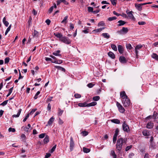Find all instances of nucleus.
Masks as SVG:
<instances>
[{
	"label": "nucleus",
	"mask_w": 158,
	"mask_h": 158,
	"mask_svg": "<svg viewBox=\"0 0 158 158\" xmlns=\"http://www.w3.org/2000/svg\"><path fill=\"white\" fill-rule=\"evenodd\" d=\"M126 140L122 138H119L117 140L116 144V148L119 152L121 151L124 143L126 144Z\"/></svg>",
	"instance_id": "1"
},
{
	"label": "nucleus",
	"mask_w": 158,
	"mask_h": 158,
	"mask_svg": "<svg viewBox=\"0 0 158 158\" xmlns=\"http://www.w3.org/2000/svg\"><path fill=\"white\" fill-rule=\"evenodd\" d=\"M122 127L123 130L127 132H129L130 130L128 125L126 123V121H124L122 125Z\"/></svg>",
	"instance_id": "2"
},
{
	"label": "nucleus",
	"mask_w": 158,
	"mask_h": 158,
	"mask_svg": "<svg viewBox=\"0 0 158 158\" xmlns=\"http://www.w3.org/2000/svg\"><path fill=\"white\" fill-rule=\"evenodd\" d=\"M122 102L125 107H127L130 106V100L128 98H127V99L122 100Z\"/></svg>",
	"instance_id": "3"
},
{
	"label": "nucleus",
	"mask_w": 158,
	"mask_h": 158,
	"mask_svg": "<svg viewBox=\"0 0 158 158\" xmlns=\"http://www.w3.org/2000/svg\"><path fill=\"white\" fill-rule=\"evenodd\" d=\"M60 41L68 44H69L71 42V40L65 36L61 38Z\"/></svg>",
	"instance_id": "4"
},
{
	"label": "nucleus",
	"mask_w": 158,
	"mask_h": 158,
	"mask_svg": "<svg viewBox=\"0 0 158 158\" xmlns=\"http://www.w3.org/2000/svg\"><path fill=\"white\" fill-rule=\"evenodd\" d=\"M116 105L119 111L121 113H123L125 111V110L122 105L118 102H117L116 103Z\"/></svg>",
	"instance_id": "5"
},
{
	"label": "nucleus",
	"mask_w": 158,
	"mask_h": 158,
	"mask_svg": "<svg viewBox=\"0 0 158 158\" xmlns=\"http://www.w3.org/2000/svg\"><path fill=\"white\" fill-rule=\"evenodd\" d=\"M74 146V142L73 141V138L71 137L70 138V144H69V148L70 151H72L73 150V148Z\"/></svg>",
	"instance_id": "6"
},
{
	"label": "nucleus",
	"mask_w": 158,
	"mask_h": 158,
	"mask_svg": "<svg viewBox=\"0 0 158 158\" xmlns=\"http://www.w3.org/2000/svg\"><path fill=\"white\" fill-rule=\"evenodd\" d=\"M143 47V45L139 44L136 46L135 48V52L137 56H138V50H140Z\"/></svg>",
	"instance_id": "7"
},
{
	"label": "nucleus",
	"mask_w": 158,
	"mask_h": 158,
	"mask_svg": "<svg viewBox=\"0 0 158 158\" xmlns=\"http://www.w3.org/2000/svg\"><path fill=\"white\" fill-rule=\"evenodd\" d=\"M128 31V30L127 28L123 27L122 30L118 31V32L119 34L122 35L126 34L127 32Z\"/></svg>",
	"instance_id": "8"
},
{
	"label": "nucleus",
	"mask_w": 158,
	"mask_h": 158,
	"mask_svg": "<svg viewBox=\"0 0 158 158\" xmlns=\"http://www.w3.org/2000/svg\"><path fill=\"white\" fill-rule=\"evenodd\" d=\"M120 97L123 100L127 99V98H128L124 91H122L120 92Z\"/></svg>",
	"instance_id": "9"
},
{
	"label": "nucleus",
	"mask_w": 158,
	"mask_h": 158,
	"mask_svg": "<svg viewBox=\"0 0 158 158\" xmlns=\"http://www.w3.org/2000/svg\"><path fill=\"white\" fill-rule=\"evenodd\" d=\"M132 13H133V12L132 11H130L128 12H127V13L130 18L131 19L134 20L135 18L132 14Z\"/></svg>",
	"instance_id": "10"
},
{
	"label": "nucleus",
	"mask_w": 158,
	"mask_h": 158,
	"mask_svg": "<svg viewBox=\"0 0 158 158\" xmlns=\"http://www.w3.org/2000/svg\"><path fill=\"white\" fill-rule=\"evenodd\" d=\"M154 126V124L151 122L148 123L146 125V128L148 129L152 128Z\"/></svg>",
	"instance_id": "11"
},
{
	"label": "nucleus",
	"mask_w": 158,
	"mask_h": 158,
	"mask_svg": "<svg viewBox=\"0 0 158 158\" xmlns=\"http://www.w3.org/2000/svg\"><path fill=\"white\" fill-rule=\"evenodd\" d=\"M135 6L136 8L139 11H141L142 10V7L140 4H135Z\"/></svg>",
	"instance_id": "12"
},
{
	"label": "nucleus",
	"mask_w": 158,
	"mask_h": 158,
	"mask_svg": "<svg viewBox=\"0 0 158 158\" xmlns=\"http://www.w3.org/2000/svg\"><path fill=\"white\" fill-rule=\"evenodd\" d=\"M119 60L122 63H126L127 61L125 57L123 56H121L120 57Z\"/></svg>",
	"instance_id": "13"
},
{
	"label": "nucleus",
	"mask_w": 158,
	"mask_h": 158,
	"mask_svg": "<svg viewBox=\"0 0 158 158\" xmlns=\"http://www.w3.org/2000/svg\"><path fill=\"white\" fill-rule=\"evenodd\" d=\"M55 118L53 116L51 117L48 122V124L49 125H51L54 121Z\"/></svg>",
	"instance_id": "14"
},
{
	"label": "nucleus",
	"mask_w": 158,
	"mask_h": 158,
	"mask_svg": "<svg viewBox=\"0 0 158 158\" xmlns=\"http://www.w3.org/2000/svg\"><path fill=\"white\" fill-rule=\"evenodd\" d=\"M118 51L120 54H122L123 52V47L120 45H118Z\"/></svg>",
	"instance_id": "15"
},
{
	"label": "nucleus",
	"mask_w": 158,
	"mask_h": 158,
	"mask_svg": "<svg viewBox=\"0 0 158 158\" xmlns=\"http://www.w3.org/2000/svg\"><path fill=\"white\" fill-rule=\"evenodd\" d=\"M54 35L56 37L59 38L60 40H61V38H62L63 37L62 35L59 33H54Z\"/></svg>",
	"instance_id": "16"
},
{
	"label": "nucleus",
	"mask_w": 158,
	"mask_h": 158,
	"mask_svg": "<svg viewBox=\"0 0 158 158\" xmlns=\"http://www.w3.org/2000/svg\"><path fill=\"white\" fill-rule=\"evenodd\" d=\"M102 35L104 38L108 39L110 38V35L107 33H103L102 34Z\"/></svg>",
	"instance_id": "17"
},
{
	"label": "nucleus",
	"mask_w": 158,
	"mask_h": 158,
	"mask_svg": "<svg viewBox=\"0 0 158 158\" xmlns=\"http://www.w3.org/2000/svg\"><path fill=\"white\" fill-rule=\"evenodd\" d=\"M6 19L5 17H4L2 20V22L3 23V24L5 25L7 27L8 26L9 23L7 21H6Z\"/></svg>",
	"instance_id": "18"
},
{
	"label": "nucleus",
	"mask_w": 158,
	"mask_h": 158,
	"mask_svg": "<svg viewBox=\"0 0 158 158\" xmlns=\"http://www.w3.org/2000/svg\"><path fill=\"white\" fill-rule=\"evenodd\" d=\"M49 141V137L47 135L46 136L44 139V144L47 143Z\"/></svg>",
	"instance_id": "19"
},
{
	"label": "nucleus",
	"mask_w": 158,
	"mask_h": 158,
	"mask_svg": "<svg viewBox=\"0 0 158 158\" xmlns=\"http://www.w3.org/2000/svg\"><path fill=\"white\" fill-rule=\"evenodd\" d=\"M111 121L115 123L119 124H120V121L119 120L117 119H114L111 120Z\"/></svg>",
	"instance_id": "20"
},
{
	"label": "nucleus",
	"mask_w": 158,
	"mask_h": 158,
	"mask_svg": "<svg viewBox=\"0 0 158 158\" xmlns=\"http://www.w3.org/2000/svg\"><path fill=\"white\" fill-rule=\"evenodd\" d=\"M21 111H22V109H19V110L17 114H14L13 115L12 117L13 118L18 117L19 116L21 113Z\"/></svg>",
	"instance_id": "21"
},
{
	"label": "nucleus",
	"mask_w": 158,
	"mask_h": 158,
	"mask_svg": "<svg viewBox=\"0 0 158 158\" xmlns=\"http://www.w3.org/2000/svg\"><path fill=\"white\" fill-rule=\"evenodd\" d=\"M108 56L112 59H114L115 57V56L114 53L112 52H110L108 53Z\"/></svg>",
	"instance_id": "22"
},
{
	"label": "nucleus",
	"mask_w": 158,
	"mask_h": 158,
	"mask_svg": "<svg viewBox=\"0 0 158 158\" xmlns=\"http://www.w3.org/2000/svg\"><path fill=\"white\" fill-rule=\"evenodd\" d=\"M60 51L59 50H57V51H56V52H53L52 54L54 55H55V56H61V55L60 54H59V53H60Z\"/></svg>",
	"instance_id": "23"
},
{
	"label": "nucleus",
	"mask_w": 158,
	"mask_h": 158,
	"mask_svg": "<svg viewBox=\"0 0 158 158\" xmlns=\"http://www.w3.org/2000/svg\"><path fill=\"white\" fill-rule=\"evenodd\" d=\"M39 35V32L37 31H36L34 30V32L33 33V37H38Z\"/></svg>",
	"instance_id": "24"
},
{
	"label": "nucleus",
	"mask_w": 158,
	"mask_h": 158,
	"mask_svg": "<svg viewBox=\"0 0 158 158\" xmlns=\"http://www.w3.org/2000/svg\"><path fill=\"white\" fill-rule=\"evenodd\" d=\"M87 104L86 102L79 103L78 104V106L80 107H85L87 106Z\"/></svg>",
	"instance_id": "25"
},
{
	"label": "nucleus",
	"mask_w": 158,
	"mask_h": 158,
	"mask_svg": "<svg viewBox=\"0 0 158 158\" xmlns=\"http://www.w3.org/2000/svg\"><path fill=\"white\" fill-rule=\"evenodd\" d=\"M151 57L153 59H155L156 60H158V55L156 54L153 53L151 55Z\"/></svg>",
	"instance_id": "26"
},
{
	"label": "nucleus",
	"mask_w": 158,
	"mask_h": 158,
	"mask_svg": "<svg viewBox=\"0 0 158 158\" xmlns=\"http://www.w3.org/2000/svg\"><path fill=\"white\" fill-rule=\"evenodd\" d=\"M119 132V129L118 128H117L115 131V133L114 134L113 138L117 139V137L118 135V133Z\"/></svg>",
	"instance_id": "27"
},
{
	"label": "nucleus",
	"mask_w": 158,
	"mask_h": 158,
	"mask_svg": "<svg viewBox=\"0 0 158 158\" xmlns=\"http://www.w3.org/2000/svg\"><path fill=\"white\" fill-rule=\"evenodd\" d=\"M142 133L143 135L145 136H148L149 135V132L147 130L143 131Z\"/></svg>",
	"instance_id": "28"
},
{
	"label": "nucleus",
	"mask_w": 158,
	"mask_h": 158,
	"mask_svg": "<svg viewBox=\"0 0 158 158\" xmlns=\"http://www.w3.org/2000/svg\"><path fill=\"white\" fill-rule=\"evenodd\" d=\"M97 104V102H92L87 104V107H89L95 106Z\"/></svg>",
	"instance_id": "29"
},
{
	"label": "nucleus",
	"mask_w": 158,
	"mask_h": 158,
	"mask_svg": "<svg viewBox=\"0 0 158 158\" xmlns=\"http://www.w3.org/2000/svg\"><path fill=\"white\" fill-rule=\"evenodd\" d=\"M118 23H119V24L118 25V26H123L126 23L125 22L121 20L119 21Z\"/></svg>",
	"instance_id": "30"
},
{
	"label": "nucleus",
	"mask_w": 158,
	"mask_h": 158,
	"mask_svg": "<svg viewBox=\"0 0 158 158\" xmlns=\"http://www.w3.org/2000/svg\"><path fill=\"white\" fill-rule=\"evenodd\" d=\"M110 155L113 157V158H116L117 157V155L115 154L114 150H111V151Z\"/></svg>",
	"instance_id": "31"
},
{
	"label": "nucleus",
	"mask_w": 158,
	"mask_h": 158,
	"mask_svg": "<svg viewBox=\"0 0 158 158\" xmlns=\"http://www.w3.org/2000/svg\"><path fill=\"white\" fill-rule=\"evenodd\" d=\"M68 16H65L63 20L62 21L61 23H64L65 24L67 22V19H68Z\"/></svg>",
	"instance_id": "32"
},
{
	"label": "nucleus",
	"mask_w": 158,
	"mask_h": 158,
	"mask_svg": "<svg viewBox=\"0 0 158 158\" xmlns=\"http://www.w3.org/2000/svg\"><path fill=\"white\" fill-rule=\"evenodd\" d=\"M52 62L56 64H60L62 62V60H55L54 61H52Z\"/></svg>",
	"instance_id": "33"
},
{
	"label": "nucleus",
	"mask_w": 158,
	"mask_h": 158,
	"mask_svg": "<svg viewBox=\"0 0 158 158\" xmlns=\"http://www.w3.org/2000/svg\"><path fill=\"white\" fill-rule=\"evenodd\" d=\"M83 150L84 152L86 153L89 152L90 151L89 149H88L85 147H83Z\"/></svg>",
	"instance_id": "34"
},
{
	"label": "nucleus",
	"mask_w": 158,
	"mask_h": 158,
	"mask_svg": "<svg viewBox=\"0 0 158 158\" xmlns=\"http://www.w3.org/2000/svg\"><path fill=\"white\" fill-rule=\"evenodd\" d=\"M101 29L100 28L95 29L93 31V32L94 33H96L98 32H100L101 31Z\"/></svg>",
	"instance_id": "35"
},
{
	"label": "nucleus",
	"mask_w": 158,
	"mask_h": 158,
	"mask_svg": "<svg viewBox=\"0 0 158 158\" xmlns=\"http://www.w3.org/2000/svg\"><path fill=\"white\" fill-rule=\"evenodd\" d=\"M111 48L114 51H116L117 50V48L115 44H111Z\"/></svg>",
	"instance_id": "36"
},
{
	"label": "nucleus",
	"mask_w": 158,
	"mask_h": 158,
	"mask_svg": "<svg viewBox=\"0 0 158 158\" xmlns=\"http://www.w3.org/2000/svg\"><path fill=\"white\" fill-rule=\"evenodd\" d=\"M126 47L127 49L130 50L132 48V46L130 44H126Z\"/></svg>",
	"instance_id": "37"
},
{
	"label": "nucleus",
	"mask_w": 158,
	"mask_h": 158,
	"mask_svg": "<svg viewBox=\"0 0 158 158\" xmlns=\"http://www.w3.org/2000/svg\"><path fill=\"white\" fill-rule=\"evenodd\" d=\"M13 87H12L10 88V89H9V93L8 94L6 95L7 97H8L12 93V90H13Z\"/></svg>",
	"instance_id": "38"
},
{
	"label": "nucleus",
	"mask_w": 158,
	"mask_h": 158,
	"mask_svg": "<svg viewBox=\"0 0 158 158\" xmlns=\"http://www.w3.org/2000/svg\"><path fill=\"white\" fill-rule=\"evenodd\" d=\"M100 99V97L99 96H96L93 97V99L94 101H97Z\"/></svg>",
	"instance_id": "39"
},
{
	"label": "nucleus",
	"mask_w": 158,
	"mask_h": 158,
	"mask_svg": "<svg viewBox=\"0 0 158 158\" xmlns=\"http://www.w3.org/2000/svg\"><path fill=\"white\" fill-rule=\"evenodd\" d=\"M74 97L76 98H81V96L80 94L77 93L74 94Z\"/></svg>",
	"instance_id": "40"
},
{
	"label": "nucleus",
	"mask_w": 158,
	"mask_h": 158,
	"mask_svg": "<svg viewBox=\"0 0 158 158\" xmlns=\"http://www.w3.org/2000/svg\"><path fill=\"white\" fill-rule=\"evenodd\" d=\"M117 19V17L115 16H113L112 17H110L108 18V20L109 21H111L113 20L116 19Z\"/></svg>",
	"instance_id": "41"
},
{
	"label": "nucleus",
	"mask_w": 158,
	"mask_h": 158,
	"mask_svg": "<svg viewBox=\"0 0 158 158\" xmlns=\"http://www.w3.org/2000/svg\"><path fill=\"white\" fill-rule=\"evenodd\" d=\"M81 133L82 134V135L85 136L87 135L88 134V132L85 131H82Z\"/></svg>",
	"instance_id": "42"
},
{
	"label": "nucleus",
	"mask_w": 158,
	"mask_h": 158,
	"mask_svg": "<svg viewBox=\"0 0 158 158\" xmlns=\"http://www.w3.org/2000/svg\"><path fill=\"white\" fill-rule=\"evenodd\" d=\"M105 25V23L103 21L100 22L98 24V26H103Z\"/></svg>",
	"instance_id": "43"
},
{
	"label": "nucleus",
	"mask_w": 158,
	"mask_h": 158,
	"mask_svg": "<svg viewBox=\"0 0 158 158\" xmlns=\"http://www.w3.org/2000/svg\"><path fill=\"white\" fill-rule=\"evenodd\" d=\"M56 145H54L52 148V149L50 151V152L51 153H52L53 152H54V151L55 150L56 148Z\"/></svg>",
	"instance_id": "44"
},
{
	"label": "nucleus",
	"mask_w": 158,
	"mask_h": 158,
	"mask_svg": "<svg viewBox=\"0 0 158 158\" xmlns=\"http://www.w3.org/2000/svg\"><path fill=\"white\" fill-rule=\"evenodd\" d=\"M63 112V110H61L60 109H59L58 114L59 115L61 116Z\"/></svg>",
	"instance_id": "45"
},
{
	"label": "nucleus",
	"mask_w": 158,
	"mask_h": 158,
	"mask_svg": "<svg viewBox=\"0 0 158 158\" xmlns=\"http://www.w3.org/2000/svg\"><path fill=\"white\" fill-rule=\"evenodd\" d=\"M112 4L114 6L116 4L117 0H110Z\"/></svg>",
	"instance_id": "46"
},
{
	"label": "nucleus",
	"mask_w": 158,
	"mask_h": 158,
	"mask_svg": "<svg viewBox=\"0 0 158 158\" xmlns=\"http://www.w3.org/2000/svg\"><path fill=\"white\" fill-rule=\"evenodd\" d=\"M8 102V100L5 101L4 102H3L1 103L0 104V105L2 106H5V105H6L7 104Z\"/></svg>",
	"instance_id": "47"
},
{
	"label": "nucleus",
	"mask_w": 158,
	"mask_h": 158,
	"mask_svg": "<svg viewBox=\"0 0 158 158\" xmlns=\"http://www.w3.org/2000/svg\"><path fill=\"white\" fill-rule=\"evenodd\" d=\"M8 131L9 132H15V130L14 128L10 127L8 129Z\"/></svg>",
	"instance_id": "48"
},
{
	"label": "nucleus",
	"mask_w": 158,
	"mask_h": 158,
	"mask_svg": "<svg viewBox=\"0 0 158 158\" xmlns=\"http://www.w3.org/2000/svg\"><path fill=\"white\" fill-rule=\"evenodd\" d=\"M56 68H57L59 70H60L62 71L65 72V69L61 67L60 66H57Z\"/></svg>",
	"instance_id": "49"
},
{
	"label": "nucleus",
	"mask_w": 158,
	"mask_h": 158,
	"mask_svg": "<svg viewBox=\"0 0 158 158\" xmlns=\"http://www.w3.org/2000/svg\"><path fill=\"white\" fill-rule=\"evenodd\" d=\"M45 135H46V134L45 133L41 134L39 135V137L40 138H41V139L45 137Z\"/></svg>",
	"instance_id": "50"
},
{
	"label": "nucleus",
	"mask_w": 158,
	"mask_h": 158,
	"mask_svg": "<svg viewBox=\"0 0 158 158\" xmlns=\"http://www.w3.org/2000/svg\"><path fill=\"white\" fill-rule=\"evenodd\" d=\"M158 114L156 113V112L155 111L154 113V114L152 116V117L154 118V119H156V117L158 116Z\"/></svg>",
	"instance_id": "51"
},
{
	"label": "nucleus",
	"mask_w": 158,
	"mask_h": 158,
	"mask_svg": "<svg viewBox=\"0 0 158 158\" xmlns=\"http://www.w3.org/2000/svg\"><path fill=\"white\" fill-rule=\"evenodd\" d=\"M40 92L39 91H38L35 94V96L34 97V99H35L37 98H38L37 96L40 94Z\"/></svg>",
	"instance_id": "52"
},
{
	"label": "nucleus",
	"mask_w": 158,
	"mask_h": 158,
	"mask_svg": "<svg viewBox=\"0 0 158 158\" xmlns=\"http://www.w3.org/2000/svg\"><path fill=\"white\" fill-rule=\"evenodd\" d=\"M10 60V58L8 57H6L5 59V64H7L8 63Z\"/></svg>",
	"instance_id": "53"
},
{
	"label": "nucleus",
	"mask_w": 158,
	"mask_h": 158,
	"mask_svg": "<svg viewBox=\"0 0 158 158\" xmlns=\"http://www.w3.org/2000/svg\"><path fill=\"white\" fill-rule=\"evenodd\" d=\"M94 85L93 84V83H89V84H88L87 85V86L89 88H91Z\"/></svg>",
	"instance_id": "54"
},
{
	"label": "nucleus",
	"mask_w": 158,
	"mask_h": 158,
	"mask_svg": "<svg viewBox=\"0 0 158 158\" xmlns=\"http://www.w3.org/2000/svg\"><path fill=\"white\" fill-rule=\"evenodd\" d=\"M37 110L36 109H32L31 110V112H30L29 114H33L36 110Z\"/></svg>",
	"instance_id": "55"
},
{
	"label": "nucleus",
	"mask_w": 158,
	"mask_h": 158,
	"mask_svg": "<svg viewBox=\"0 0 158 158\" xmlns=\"http://www.w3.org/2000/svg\"><path fill=\"white\" fill-rule=\"evenodd\" d=\"M132 145H130V146H127L126 148L125 151H127L132 148Z\"/></svg>",
	"instance_id": "56"
},
{
	"label": "nucleus",
	"mask_w": 158,
	"mask_h": 158,
	"mask_svg": "<svg viewBox=\"0 0 158 158\" xmlns=\"http://www.w3.org/2000/svg\"><path fill=\"white\" fill-rule=\"evenodd\" d=\"M93 7H88V11L89 12H93Z\"/></svg>",
	"instance_id": "57"
},
{
	"label": "nucleus",
	"mask_w": 158,
	"mask_h": 158,
	"mask_svg": "<svg viewBox=\"0 0 158 158\" xmlns=\"http://www.w3.org/2000/svg\"><path fill=\"white\" fill-rule=\"evenodd\" d=\"M54 6H51L49 9L48 10V12L49 14L51 13L53 9Z\"/></svg>",
	"instance_id": "58"
},
{
	"label": "nucleus",
	"mask_w": 158,
	"mask_h": 158,
	"mask_svg": "<svg viewBox=\"0 0 158 158\" xmlns=\"http://www.w3.org/2000/svg\"><path fill=\"white\" fill-rule=\"evenodd\" d=\"M29 116V114H28L23 120V122H25Z\"/></svg>",
	"instance_id": "59"
},
{
	"label": "nucleus",
	"mask_w": 158,
	"mask_h": 158,
	"mask_svg": "<svg viewBox=\"0 0 158 158\" xmlns=\"http://www.w3.org/2000/svg\"><path fill=\"white\" fill-rule=\"evenodd\" d=\"M58 123L60 125L62 124L63 123V121L60 118H59Z\"/></svg>",
	"instance_id": "60"
},
{
	"label": "nucleus",
	"mask_w": 158,
	"mask_h": 158,
	"mask_svg": "<svg viewBox=\"0 0 158 158\" xmlns=\"http://www.w3.org/2000/svg\"><path fill=\"white\" fill-rule=\"evenodd\" d=\"M138 23L139 25H143L145 24L146 23L142 21L138 22Z\"/></svg>",
	"instance_id": "61"
},
{
	"label": "nucleus",
	"mask_w": 158,
	"mask_h": 158,
	"mask_svg": "<svg viewBox=\"0 0 158 158\" xmlns=\"http://www.w3.org/2000/svg\"><path fill=\"white\" fill-rule=\"evenodd\" d=\"M51 109V105L50 103H48V105L47 109L48 110H50Z\"/></svg>",
	"instance_id": "62"
},
{
	"label": "nucleus",
	"mask_w": 158,
	"mask_h": 158,
	"mask_svg": "<svg viewBox=\"0 0 158 158\" xmlns=\"http://www.w3.org/2000/svg\"><path fill=\"white\" fill-rule=\"evenodd\" d=\"M134 156V154L132 152L130 153L129 155V158H132L133 156Z\"/></svg>",
	"instance_id": "63"
},
{
	"label": "nucleus",
	"mask_w": 158,
	"mask_h": 158,
	"mask_svg": "<svg viewBox=\"0 0 158 158\" xmlns=\"http://www.w3.org/2000/svg\"><path fill=\"white\" fill-rule=\"evenodd\" d=\"M45 22L46 23L47 25H49L51 21L49 19H47L46 20Z\"/></svg>",
	"instance_id": "64"
}]
</instances>
